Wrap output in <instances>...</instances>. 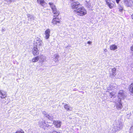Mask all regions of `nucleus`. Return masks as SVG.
<instances>
[{"label":"nucleus","instance_id":"f257e3e1","mask_svg":"<svg viewBox=\"0 0 133 133\" xmlns=\"http://www.w3.org/2000/svg\"><path fill=\"white\" fill-rule=\"evenodd\" d=\"M74 12L77 15L80 16H83L87 14V11L84 7H82L75 10Z\"/></svg>","mask_w":133,"mask_h":133},{"label":"nucleus","instance_id":"f03ea898","mask_svg":"<svg viewBox=\"0 0 133 133\" xmlns=\"http://www.w3.org/2000/svg\"><path fill=\"white\" fill-rule=\"evenodd\" d=\"M126 96V94L125 91L122 90L119 91L118 96V97L119 99L121 100L122 99L125 98Z\"/></svg>","mask_w":133,"mask_h":133},{"label":"nucleus","instance_id":"7ed1b4c3","mask_svg":"<svg viewBox=\"0 0 133 133\" xmlns=\"http://www.w3.org/2000/svg\"><path fill=\"white\" fill-rule=\"evenodd\" d=\"M35 43L34 44V46L40 49L42 48L43 46V43L42 41L40 39H37L36 42H35Z\"/></svg>","mask_w":133,"mask_h":133},{"label":"nucleus","instance_id":"20e7f679","mask_svg":"<svg viewBox=\"0 0 133 133\" xmlns=\"http://www.w3.org/2000/svg\"><path fill=\"white\" fill-rule=\"evenodd\" d=\"M123 125L122 123L120 121H118L116 123V126L114 127L115 131L119 130L122 129L123 128Z\"/></svg>","mask_w":133,"mask_h":133},{"label":"nucleus","instance_id":"39448f33","mask_svg":"<svg viewBox=\"0 0 133 133\" xmlns=\"http://www.w3.org/2000/svg\"><path fill=\"white\" fill-rule=\"evenodd\" d=\"M48 123H46L44 121H40L38 122L39 125L41 127H48L49 125L48 124Z\"/></svg>","mask_w":133,"mask_h":133},{"label":"nucleus","instance_id":"423d86ee","mask_svg":"<svg viewBox=\"0 0 133 133\" xmlns=\"http://www.w3.org/2000/svg\"><path fill=\"white\" fill-rule=\"evenodd\" d=\"M124 4L127 6L130 7L133 4V0H124Z\"/></svg>","mask_w":133,"mask_h":133},{"label":"nucleus","instance_id":"0eeeda50","mask_svg":"<svg viewBox=\"0 0 133 133\" xmlns=\"http://www.w3.org/2000/svg\"><path fill=\"white\" fill-rule=\"evenodd\" d=\"M79 3L78 2H73L71 4V7L73 9H77L79 7Z\"/></svg>","mask_w":133,"mask_h":133},{"label":"nucleus","instance_id":"6e6552de","mask_svg":"<svg viewBox=\"0 0 133 133\" xmlns=\"http://www.w3.org/2000/svg\"><path fill=\"white\" fill-rule=\"evenodd\" d=\"M50 29H47L45 31V38L46 39H48L49 38L50 35Z\"/></svg>","mask_w":133,"mask_h":133},{"label":"nucleus","instance_id":"1a4fd4ad","mask_svg":"<svg viewBox=\"0 0 133 133\" xmlns=\"http://www.w3.org/2000/svg\"><path fill=\"white\" fill-rule=\"evenodd\" d=\"M117 85L115 83H111L109 85V86L108 87V90H114L115 89H117Z\"/></svg>","mask_w":133,"mask_h":133},{"label":"nucleus","instance_id":"9d476101","mask_svg":"<svg viewBox=\"0 0 133 133\" xmlns=\"http://www.w3.org/2000/svg\"><path fill=\"white\" fill-rule=\"evenodd\" d=\"M116 108L117 109L119 110L121 109L122 108V103L121 100H119L118 102L116 103Z\"/></svg>","mask_w":133,"mask_h":133},{"label":"nucleus","instance_id":"9b49d317","mask_svg":"<svg viewBox=\"0 0 133 133\" xmlns=\"http://www.w3.org/2000/svg\"><path fill=\"white\" fill-rule=\"evenodd\" d=\"M57 16H53V18L52 22V23L53 24H57L59 23V19L57 18Z\"/></svg>","mask_w":133,"mask_h":133},{"label":"nucleus","instance_id":"f8f14e48","mask_svg":"<svg viewBox=\"0 0 133 133\" xmlns=\"http://www.w3.org/2000/svg\"><path fill=\"white\" fill-rule=\"evenodd\" d=\"M106 3L110 9H111L113 7L115 6V4L113 2H108L106 1Z\"/></svg>","mask_w":133,"mask_h":133},{"label":"nucleus","instance_id":"ddd939ff","mask_svg":"<svg viewBox=\"0 0 133 133\" xmlns=\"http://www.w3.org/2000/svg\"><path fill=\"white\" fill-rule=\"evenodd\" d=\"M33 53L34 55H37L39 54L38 50L37 48L36 47L34 46L32 49Z\"/></svg>","mask_w":133,"mask_h":133},{"label":"nucleus","instance_id":"4468645a","mask_svg":"<svg viewBox=\"0 0 133 133\" xmlns=\"http://www.w3.org/2000/svg\"><path fill=\"white\" fill-rule=\"evenodd\" d=\"M111 72H110V76H114L116 75V69L114 68L111 69Z\"/></svg>","mask_w":133,"mask_h":133},{"label":"nucleus","instance_id":"2eb2a0df","mask_svg":"<svg viewBox=\"0 0 133 133\" xmlns=\"http://www.w3.org/2000/svg\"><path fill=\"white\" fill-rule=\"evenodd\" d=\"M53 123L57 128L60 127L61 125V122L59 121H55Z\"/></svg>","mask_w":133,"mask_h":133},{"label":"nucleus","instance_id":"dca6fc26","mask_svg":"<svg viewBox=\"0 0 133 133\" xmlns=\"http://www.w3.org/2000/svg\"><path fill=\"white\" fill-rule=\"evenodd\" d=\"M44 1V0H37V2L38 3L41 4L42 6H45L46 5V3Z\"/></svg>","mask_w":133,"mask_h":133},{"label":"nucleus","instance_id":"f3484780","mask_svg":"<svg viewBox=\"0 0 133 133\" xmlns=\"http://www.w3.org/2000/svg\"><path fill=\"white\" fill-rule=\"evenodd\" d=\"M65 109L68 111H71L72 110V108L68 104H66L64 105Z\"/></svg>","mask_w":133,"mask_h":133},{"label":"nucleus","instance_id":"a211bd4d","mask_svg":"<svg viewBox=\"0 0 133 133\" xmlns=\"http://www.w3.org/2000/svg\"><path fill=\"white\" fill-rule=\"evenodd\" d=\"M52 12L56 15V16H58L59 14V11L57 10L56 8H54L52 10Z\"/></svg>","mask_w":133,"mask_h":133},{"label":"nucleus","instance_id":"6ab92c4d","mask_svg":"<svg viewBox=\"0 0 133 133\" xmlns=\"http://www.w3.org/2000/svg\"><path fill=\"white\" fill-rule=\"evenodd\" d=\"M54 60L55 62H58L59 56L57 54H55L54 55Z\"/></svg>","mask_w":133,"mask_h":133},{"label":"nucleus","instance_id":"aec40b11","mask_svg":"<svg viewBox=\"0 0 133 133\" xmlns=\"http://www.w3.org/2000/svg\"><path fill=\"white\" fill-rule=\"evenodd\" d=\"M110 48L111 50H114L117 49V46L115 45H112L110 46Z\"/></svg>","mask_w":133,"mask_h":133},{"label":"nucleus","instance_id":"412c9836","mask_svg":"<svg viewBox=\"0 0 133 133\" xmlns=\"http://www.w3.org/2000/svg\"><path fill=\"white\" fill-rule=\"evenodd\" d=\"M85 4L86 6L88 8H90L91 6V3L89 0H86Z\"/></svg>","mask_w":133,"mask_h":133},{"label":"nucleus","instance_id":"4be33fe9","mask_svg":"<svg viewBox=\"0 0 133 133\" xmlns=\"http://www.w3.org/2000/svg\"><path fill=\"white\" fill-rule=\"evenodd\" d=\"M6 96L4 98H1L0 99V102L2 103H5L6 102L7 100Z\"/></svg>","mask_w":133,"mask_h":133},{"label":"nucleus","instance_id":"5701e85b","mask_svg":"<svg viewBox=\"0 0 133 133\" xmlns=\"http://www.w3.org/2000/svg\"><path fill=\"white\" fill-rule=\"evenodd\" d=\"M130 87L129 91L131 95H133V83L131 84Z\"/></svg>","mask_w":133,"mask_h":133},{"label":"nucleus","instance_id":"b1692460","mask_svg":"<svg viewBox=\"0 0 133 133\" xmlns=\"http://www.w3.org/2000/svg\"><path fill=\"white\" fill-rule=\"evenodd\" d=\"M39 59H41V61L43 62L46 59V57L43 55H41L39 56Z\"/></svg>","mask_w":133,"mask_h":133},{"label":"nucleus","instance_id":"393cba45","mask_svg":"<svg viewBox=\"0 0 133 133\" xmlns=\"http://www.w3.org/2000/svg\"><path fill=\"white\" fill-rule=\"evenodd\" d=\"M6 94L5 93H3L0 91V99L1 98H4L6 97Z\"/></svg>","mask_w":133,"mask_h":133},{"label":"nucleus","instance_id":"a878e982","mask_svg":"<svg viewBox=\"0 0 133 133\" xmlns=\"http://www.w3.org/2000/svg\"><path fill=\"white\" fill-rule=\"evenodd\" d=\"M49 4L52 10L54 8H56V6L53 3L49 2Z\"/></svg>","mask_w":133,"mask_h":133},{"label":"nucleus","instance_id":"bb28decb","mask_svg":"<svg viewBox=\"0 0 133 133\" xmlns=\"http://www.w3.org/2000/svg\"><path fill=\"white\" fill-rule=\"evenodd\" d=\"M27 16L29 20H32L33 19L34 17L33 16L29 14H28L27 15Z\"/></svg>","mask_w":133,"mask_h":133},{"label":"nucleus","instance_id":"cd10ccee","mask_svg":"<svg viewBox=\"0 0 133 133\" xmlns=\"http://www.w3.org/2000/svg\"><path fill=\"white\" fill-rule=\"evenodd\" d=\"M39 59V56H37L33 58L32 59V61L33 62H37Z\"/></svg>","mask_w":133,"mask_h":133},{"label":"nucleus","instance_id":"c85d7f7f","mask_svg":"<svg viewBox=\"0 0 133 133\" xmlns=\"http://www.w3.org/2000/svg\"><path fill=\"white\" fill-rule=\"evenodd\" d=\"M45 117H47L48 119L50 120H52L53 119L52 116H51L47 114H45Z\"/></svg>","mask_w":133,"mask_h":133},{"label":"nucleus","instance_id":"c756f323","mask_svg":"<svg viewBox=\"0 0 133 133\" xmlns=\"http://www.w3.org/2000/svg\"><path fill=\"white\" fill-rule=\"evenodd\" d=\"M115 95V93L114 92H110V93L109 96L110 97L112 98L113 97H114Z\"/></svg>","mask_w":133,"mask_h":133},{"label":"nucleus","instance_id":"7c9ffc66","mask_svg":"<svg viewBox=\"0 0 133 133\" xmlns=\"http://www.w3.org/2000/svg\"><path fill=\"white\" fill-rule=\"evenodd\" d=\"M15 133H24L23 131L22 130H20L17 131Z\"/></svg>","mask_w":133,"mask_h":133},{"label":"nucleus","instance_id":"2f4dec72","mask_svg":"<svg viewBox=\"0 0 133 133\" xmlns=\"http://www.w3.org/2000/svg\"><path fill=\"white\" fill-rule=\"evenodd\" d=\"M133 51V45H132L130 47V53Z\"/></svg>","mask_w":133,"mask_h":133},{"label":"nucleus","instance_id":"473e14b6","mask_svg":"<svg viewBox=\"0 0 133 133\" xmlns=\"http://www.w3.org/2000/svg\"><path fill=\"white\" fill-rule=\"evenodd\" d=\"M5 1L7 2H14V0H5Z\"/></svg>","mask_w":133,"mask_h":133},{"label":"nucleus","instance_id":"72a5a7b5","mask_svg":"<svg viewBox=\"0 0 133 133\" xmlns=\"http://www.w3.org/2000/svg\"><path fill=\"white\" fill-rule=\"evenodd\" d=\"M70 20L71 21H73L75 19L72 16H70Z\"/></svg>","mask_w":133,"mask_h":133},{"label":"nucleus","instance_id":"f704fd0d","mask_svg":"<svg viewBox=\"0 0 133 133\" xmlns=\"http://www.w3.org/2000/svg\"><path fill=\"white\" fill-rule=\"evenodd\" d=\"M133 130V127L132 126L131 127L130 129V130L131 131L130 132H132V131Z\"/></svg>","mask_w":133,"mask_h":133},{"label":"nucleus","instance_id":"c9c22d12","mask_svg":"<svg viewBox=\"0 0 133 133\" xmlns=\"http://www.w3.org/2000/svg\"><path fill=\"white\" fill-rule=\"evenodd\" d=\"M120 0H116V3L118 4Z\"/></svg>","mask_w":133,"mask_h":133},{"label":"nucleus","instance_id":"e433bc0d","mask_svg":"<svg viewBox=\"0 0 133 133\" xmlns=\"http://www.w3.org/2000/svg\"><path fill=\"white\" fill-rule=\"evenodd\" d=\"M52 133H60L59 132H57L56 131H53Z\"/></svg>","mask_w":133,"mask_h":133},{"label":"nucleus","instance_id":"4c0bfd02","mask_svg":"<svg viewBox=\"0 0 133 133\" xmlns=\"http://www.w3.org/2000/svg\"><path fill=\"white\" fill-rule=\"evenodd\" d=\"M104 51L105 52H106L107 51V50L106 49H105L104 50Z\"/></svg>","mask_w":133,"mask_h":133},{"label":"nucleus","instance_id":"58836bf2","mask_svg":"<svg viewBox=\"0 0 133 133\" xmlns=\"http://www.w3.org/2000/svg\"><path fill=\"white\" fill-rule=\"evenodd\" d=\"M87 43L89 44H90L91 43V42L90 41H88Z\"/></svg>","mask_w":133,"mask_h":133},{"label":"nucleus","instance_id":"ea45409f","mask_svg":"<svg viewBox=\"0 0 133 133\" xmlns=\"http://www.w3.org/2000/svg\"><path fill=\"white\" fill-rule=\"evenodd\" d=\"M130 53L131 54V56H133V51H132V52H130Z\"/></svg>","mask_w":133,"mask_h":133},{"label":"nucleus","instance_id":"a19ab883","mask_svg":"<svg viewBox=\"0 0 133 133\" xmlns=\"http://www.w3.org/2000/svg\"><path fill=\"white\" fill-rule=\"evenodd\" d=\"M5 30L4 29H2V32H3V31H5Z\"/></svg>","mask_w":133,"mask_h":133},{"label":"nucleus","instance_id":"79ce46f5","mask_svg":"<svg viewBox=\"0 0 133 133\" xmlns=\"http://www.w3.org/2000/svg\"><path fill=\"white\" fill-rule=\"evenodd\" d=\"M131 17L132 19H133V14L131 16Z\"/></svg>","mask_w":133,"mask_h":133},{"label":"nucleus","instance_id":"37998d69","mask_svg":"<svg viewBox=\"0 0 133 133\" xmlns=\"http://www.w3.org/2000/svg\"><path fill=\"white\" fill-rule=\"evenodd\" d=\"M1 74H0V78L1 77Z\"/></svg>","mask_w":133,"mask_h":133},{"label":"nucleus","instance_id":"c03bdc74","mask_svg":"<svg viewBox=\"0 0 133 133\" xmlns=\"http://www.w3.org/2000/svg\"><path fill=\"white\" fill-rule=\"evenodd\" d=\"M50 102H51V103L52 102V101H50Z\"/></svg>","mask_w":133,"mask_h":133},{"label":"nucleus","instance_id":"a18cd8bd","mask_svg":"<svg viewBox=\"0 0 133 133\" xmlns=\"http://www.w3.org/2000/svg\"><path fill=\"white\" fill-rule=\"evenodd\" d=\"M15 1V0H14V2Z\"/></svg>","mask_w":133,"mask_h":133}]
</instances>
